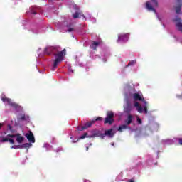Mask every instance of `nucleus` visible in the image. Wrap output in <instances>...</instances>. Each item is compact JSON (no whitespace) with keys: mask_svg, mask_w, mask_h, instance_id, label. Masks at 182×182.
<instances>
[{"mask_svg":"<svg viewBox=\"0 0 182 182\" xmlns=\"http://www.w3.org/2000/svg\"><path fill=\"white\" fill-rule=\"evenodd\" d=\"M44 53L46 55H50V53L55 55V60L53 63V70H55L58 68V65L64 60L65 55H66V49L59 52V50L56 47H47L44 50Z\"/></svg>","mask_w":182,"mask_h":182,"instance_id":"f257e3e1","label":"nucleus"},{"mask_svg":"<svg viewBox=\"0 0 182 182\" xmlns=\"http://www.w3.org/2000/svg\"><path fill=\"white\" fill-rule=\"evenodd\" d=\"M126 95H127L128 97H129V100H131L132 97L134 100H139L141 102H143V108L141 107V105H140V103L137 102H134V107H136V110L137 112H139V113H143L144 109V113L147 114V102L144 100V98L143 97V94L141 92L134 93L133 95H132V94Z\"/></svg>","mask_w":182,"mask_h":182,"instance_id":"f03ea898","label":"nucleus"},{"mask_svg":"<svg viewBox=\"0 0 182 182\" xmlns=\"http://www.w3.org/2000/svg\"><path fill=\"white\" fill-rule=\"evenodd\" d=\"M1 141H9L10 144H15V140H16L18 144H21L23 141V136H21L19 134H9L6 138H2Z\"/></svg>","mask_w":182,"mask_h":182,"instance_id":"7ed1b4c3","label":"nucleus"},{"mask_svg":"<svg viewBox=\"0 0 182 182\" xmlns=\"http://www.w3.org/2000/svg\"><path fill=\"white\" fill-rule=\"evenodd\" d=\"M114 133H116L114 132V130L113 129H111L109 130H107L105 131V134H94L93 135H87V133H85L82 136H81L79 139H85V137H95L96 136H100V137H102V139H103L105 137V136H108V137H113V136H114Z\"/></svg>","mask_w":182,"mask_h":182,"instance_id":"20e7f679","label":"nucleus"},{"mask_svg":"<svg viewBox=\"0 0 182 182\" xmlns=\"http://www.w3.org/2000/svg\"><path fill=\"white\" fill-rule=\"evenodd\" d=\"M159 6V3L157 2V0H151L150 1H147L146 4V8L148 9V11H152L153 12L156 13L157 18L159 21H161V18L159 17V15H157V12L156 11V8Z\"/></svg>","mask_w":182,"mask_h":182,"instance_id":"39448f33","label":"nucleus"},{"mask_svg":"<svg viewBox=\"0 0 182 182\" xmlns=\"http://www.w3.org/2000/svg\"><path fill=\"white\" fill-rule=\"evenodd\" d=\"M1 99L2 102H4V103H6V105H9V106H11L12 107H14V109L16 110H21L22 109V107H19L18 105V104L13 102L12 100H11V99L5 97V95L4 94L1 95Z\"/></svg>","mask_w":182,"mask_h":182,"instance_id":"423d86ee","label":"nucleus"},{"mask_svg":"<svg viewBox=\"0 0 182 182\" xmlns=\"http://www.w3.org/2000/svg\"><path fill=\"white\" fill-rule=\"evenodd\" d=\"M130 97H132V96L128 97L127 95H125L126 106L124 107V110L125 113H130V112H132V105H130Z\"/></svg>","mask_w":182,"mask_h":182,"instance_id":"0eeeda50","label":"nucleus"},{"mask_svg":"<svg viewBox=\"0 0 182 182\" xmlns=\"http://www.w3.org/2000/svg\"><path fill=\"white\" fill-rule=\"evenodd\" d=\"M113 117H114V114L112 111H109L107 114V117L105 118V123H109V124H112L114 122Z\"/></svg>","mask_w":182,"mask_h":182,"instance_id":"6e6552de","label":"nucleus"},{"mask_svg":"<svg viewBox=\"0 0 182 182\" xmlns=\"http://www.w3.org/2000/svg\"><path fill=\"white\" fill-rule=\"evenodd\" d=\"M173 22H175V25L178 29V31H180V32L182 33V23H181V19L178 17H176L173 19Z\"/></svg>","mask_w":182,"mask_h":182,"instance_id":"1a4fd4ad","label":"nucleus"},{"mask_svg":"<svg viewBox=\"0 0 182 182\" xmlns=\"http://www.w3.org/2000/svg\"><path fill=\"white\" fill-rule=\"evenodd\" d=\"M129 41V33L127 34H119L118 36V40L117 42H127Z\"/></svg>","mask_w":182,"mask_h":182,"instance_id":"9d476101","label":"nucleus"},{"mask_svg":"<svg viewBox=\"0 0 182 182\" xmlns=\"http://www.w3.org/2000/svg\"><path fill=\"white\" fill-rule=\"evenodd\" d=\"M95 123V121H91L90 122H87L85 126L83 127H77V130L83 131L86 130V129L89 127H92V124Z\"/></svg>","mask_w":182,"mask_h":182,"instance_id":"9b49d317","label":"nucleus"},{"mask_svg":"<svg viewBox=\"0 0 182 182\" xmlns=\"http://www.w3.org/2000/svg\"><path fill=\"white\" fill-rule=\"evenodd\" d=\"M26 137L28 139L30 143H35V136H33V133L29 131L28 133L26 134Z\"/></svg>","mask_w":182,"mask_h":182,"instance_id":"f8f14e48","label":"nucleus"},{"mask_svg":"<svg viewBox=\"0 0 182 182\" xmlns=\"http://www.w3.org/2000/svg\"><path fill=\"white\" fill-rule=\"evenodd\" d=\"M32 144L29 143L24 144L23 145H14L13 146L11 147V149H28L31 147Z\"/></svg>","mask_w":182,"mask_h":182,"instance_id":"ddd939ff","label":"nucleus"},{"mask_svg":"<svg viewBox=\"0 0 182 182\" xmlns=\"http://www.w3.org/2000/svg\"><path fill=\"white\" fill-rule=\"evenodd\" d=\"M176 14H181V0H176Z\"/></svg>","mask_w":182,"mask_h":182,"instance_id":"4468645a","label":"nucleus"},{"mask_svg":"<svg viewBox=\"0 0 182 182\" xmlns=\"http://www.w3.org/2000/svg\"><path fill=\"white\" fill-rule=\"evenodd\" d=\"M133 122V117L131 114L127 116V118L125 119V124L127 126H129Z\"/></svg>","mask_w":182,"mask_h":182,"instance_id":"2eb2a0df","label":"nucleus"},{"mask_svg":"<svg viewBox=\"0 0 182 182\" xmlns=\"http://www.w3.org/2000/svg\"><path fill=\"white\" fill-rule=\"evenodd\" d=\"M99 43H97L96 41H92L90 43V48L92 49H93L94 50H96V48H97V46H99Z\"/></svg>","mask_w":182,"mask_h":182,"instance_id":"dca6fc26","label":"nucleus"},{"mask_svg":"<svg viewBox=\"0 0 182 182\" xmlns=\"http://www.w3.org/2000/svg\"><path fill=\"white\" fill-rule=\"evenodd\" d=\"M82 16L85 17V16L80 14L77 11H75V14H73V18H74V19H77V18H82Z\"/></svg>","mask_w":182,"mask_h":182,"instance_id":"f3484780","label":"nucleus"},{"mask_svg":"<svg viewBox=\"0 0 182 182\" xmlns=\"http://www.w3.org/2000/svg\"><path fill=\"white\" fill-rule=\"evenodd\" d=\"M18 120H29V117L25 116V114H22L21 117H18Z\"/></svg>","mask_w":182,"mask_h":182,"instance_id":"a211bd4d","label":"nucleus"},{"mask_svg":"<svg viewBox=\"0 0 182 182\" xmlns=\"http://www.w3.org/2000/svg\"><path fill=\"white\" fill-rule=\"evenodd\" d=\"M126 129H127V125L126 124L121 125L118 128V132H123V130H126Z\"/></svg>","mask_w":182,"mask_h":182,"instance_id":"6ab92c4d","label":"nucleus"},{"mask_svg":"<svg viewBox=\"0 0 182 182\" xmlns=\"http://www.w3.org/2000/svg\"><path fill=\"white\" fill-rule=\"evenodd\" d=\"M164 144H173L174 141L171 139H166L164 141Z\"/></svg>","mask_w":182,"mask_h":182,"instance_id":"aec40b11","label":"nucleus"},{"mask_svg":"<svg viewBox=\"0 0 182 182\" xmlns=\"http://www.w3.org/2000/svg\"><path fill=\"white\" fill-rule=\"evenodd\" d=\"M136 117L138 124H141V119H140V117H139V116H136Z\"/></svg>","mask_w":182,"mask_h":182,"instance_id":"412c9836","label":"nucleus"},{"mask_svg":"<svg viewBox=\"0 0 182 182\" xmlns=\"http://www.w3.org/2000/svg\"><path fill=\"white\" fill-rule=\"evenodd\" d=\"M70 8H72L73 9H78V7L75 4H71Z\"/></svg>","mask_w":182,"mask_h":182,"instance_id":"4be33fe9","label":"nucleus"},{"mask_svg":"<svg viewBox=\"0 0 182 182\" xmlns=\"http://www.w3.org/2000/svg\"><path fill=\"white\" fill-rule=\"evenodd\" d=\"M66 29H67L68 32H72L73 31V27L67 26Z\"/></svg>","mask_w":182,"mask_h":182,"instance_id":"5701e85b","label":"nucleus"},{"mask_svg":"<svg viewBox=\"0 0 182 182\" xmlns=\"http://www.w3.org/2000/svg\"><path fill=\"white\" fill-rule=\"evenodd\" d=\"M135 63H136V60H132L129 63L128 66H132L133 65H135Z\"/></svg>","mask_w":182,"mask_h":182,"instance_id":"b1692460","label":"nucleus"},{"mask_svg":"<svg viewBox=\"0 0 182 182\" xmlns=\"http://www.w3.org/2000/svg\"><path fill=\"white\" fill-rule=\"evenodd\" d=\"M179 144L182 146V139H179Z\"/></svg>","mask_w":182,"mask_h":182,"instance_id":"393cba45","label":"nucleus"},{"mask_svg":"<svg viewBox=\"0 0 182 182\" xmlns=\"http://www.w3.org/2000/svg\"><path fill=\"white\" fill-rule=\"evenodd\" d=\"M97 120H102V117H98L95 119V121H97Z\"/></svg>","mask_w":182,"mask_h":182,"instance_id":"a878e982","label":"nucleus"},{"mask_svg":"<svg viewBox=\"0 0 182 182\" xmlns=\"http://www.w3.org/2000/svg\"><path fill=\"white\" fill-rule=\"evenodd\" d=\"M44 147H49V144H44Z\"/></svg>","mask_w":182,"mask_h":182,"instance_id":"bb28decb","label":"nucleus"},{"mask_svg":"<svg viewBox=\"0 0 182 182\" xmlns=\"http://www.w3.org/2000/svg\"><path fill=\"white\" fill-rule=\"evenodd\" d=\"M70 72H72V73H73V70L72 69H69Z\"/></svg>","mask_w":182,"mask_h":182,"instance_id":"cd10ccee","label":"nucleus"},{"mask_svg":"<svg viewBox=\"0 0 182 182\" xmlns=\"http://www.w3.org/2000/svg\"><path fill=\"white\" fill-rule=\"evenodd\" d=\"M9 130H11V127H10V125H9Z\"/></svg>","mask_w":182,"mask_h":182,"instance_id":"c85d7f7f","label":"nucleus"},{"mask_svg":"<svg viewBox=\"0 0 182 182\" xmlns=\"http://www.w3.org/2000/svg\"><path fill=\"white\" fill-rule=\"evenodd\" d=\"M129 182H134L133 180H129Z\"/></svg>","mask_w":182,"mask_h":182,"instance_id":"c756f323","label":"nucleus"},{"mask_svg":"<svg viewBox=\"0 0 182 182\" xmlns=\"http://www.w3.org/2000/svg\"><path fill=\"white\" fill-rule=\"evenodd\" d=\"M111 144H112V146H114V143H113V142Z\"/></svg>","mask_w":182,"mask_h":182,"instance_id":"7c9ffc66","label":"nucleus"},{"mask_svg":"<svg viewBox=\"0 0 182 182\" xmlns=\"http://www.w3.org/2000/svg\"><path fill=\"white\" fill-rule=\"evenodd\" d=\"M1 127H2V124H0V129H1Z\"/></svg>","mask_w":182,"mask_h":182,"instance_id":"2f4dec72","label":"nucleus"},{"mask_svg":"<svg viewBox=\"0 0 182 182\" xmlns=\"http://www.w3.org/2000/svg\"><path fill=\"white\" fill-rule=\"evenodd\" d=\"M86 150H87H87H89V148H88V147H87V148H86Z\"/></svg>","mask_w":182,"mask_h":182,"instance_id":"473e14b6","label":"nucleus"},{"mask_svg":"<svg viewBox=\"0 0 182 182\" xmlns=\"http://www.w3.org/2000/svg\"><path fill=\"white\" fill-rule=\"evenodd\" d=\"M84 182H89V181H87V180H85Z\"/></svg>","mask_w":182,"mask_h":182,"instance_id":"72a5a7b5","label":"nucleus"},{"mask_svg":"<svg viewBox=\"0 0 182 182\" xmlns=\"http://www.w3.org/2000/svg\"><path fill=\"white\" fill-rule=\"evenodd\" d=\"M73 143H76V141H73Z\"/></svg>","mask_w":182,"mask_h":182,"instance_id":"f704fd0d","label":"nucleus"},{"mask_svg":"<svg viewBox=\"0 0 182 182\" xmlns=\"http://www.w3.org/2000/svg\"><path fill=\"white\" fill-rule=\"evenodd\" d=\"M70 139H73V137H72V136H70Z\"/></svg>","mask_w":182,"mask_h":182,"instance_id":"c9c22d12","label":"nucleus"}]
</instances>
